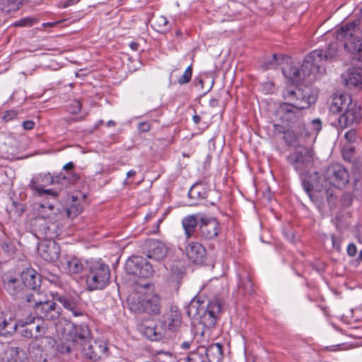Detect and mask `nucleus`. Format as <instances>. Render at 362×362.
Instances as JSON below:
<instances>
[{
    "label": "nucleus",
    "mask_w": 362,
    "mask_h": 362,
    "mask_svg": "<svg viewBox=\"0 0 362 362\" xmlns=\"http://www.w3.org/2000/svg\"><path fill=\"white\" fill-rule=\"evenodd\" d=\"M324 184L319 181L311 183L307 180H303V187L313 202H322L327 199L329 206H335V198L332 189L327 188V185L336 188H343L349 182L350 176L348 170L341 164H333L327 168L323 173Z\"/></svg>",
    "instance_id": "1"
},
{
    "label": "nucleus",
    "mask_w": 362,
    "mask_h": 362,
    "mask_svg": "<svg viewBox=\"0 0 362 362\" xmlns=\"http://www.w3.org/2000/svg\"><path fill=\"white\" fill-rule=\"evenodd\" d=\"M68 183L69 178L63 173H59L55 176L50 173H39L33 177L28 187L39 197H51L57 199L59 192L64 187H66Z\"/></svg>",
    "instance_id": "2"
},
{
    "label": "nucleus",
    "mask_w": 362,
    "mask_h": 362,
    "mask_svg": "<svg viewBox=\"0 0 362 362\" xmlns=\"http://www.w3.org/2000/svg\"><path fill=\"white\" fill-rule=\"evenodd\" d=\"M338 47L337 42H332L325 51L315 49L309 53L303 63L304 75L308 76L313 72L322 76L325 72V62L332 60L337 55Z\"/></svg>",
    "instance_id": "3"
},
{
    "label": "nucleus",
    "mask_w": 362,
    "mask_h": 362,
    "mask_svg": "<svg viewBox=\"0 0 362 362\" xmlns=\"http://www.w3.org/2000/svg\"><path fill=\"white\" fill-rule=\"evenodd\" d=\"M25 301L33 308L36 316L43 321L55 322L62 314L60 306L54 300H47L45 293L27 295Z\"/></svg>",
    "instance_id": "4"
},
{
    "label": "nucleus",
    "mask_w": 362,
    "mask_h": 362,
    "mask_svg": "<svg viewBox=\"0 0 362 362\" xmlns=\"http://www.w3.org/2000/svg\"><path fill=\"white\" fill-rule=\"evenodd\" d=\"M86 286L90 291L102 290L110 284V269L101 259L86 262Z\"/></svg>",
    "instance_id": "5"
},
{
    "label": "nucleus",
    "mask_w": 362,
    "mask_h": 362,
    "mask_svg": "<svg viewBox=\"0 0 362 362\" xmlns=\"http://www.w3.org/2000/svg\"><path fill=\"white\" fill-rule=\"evenodd\" d=\"M132 311L140 314L158 315L162 308L161 298L156 293H134L128 299Z\"/></svg>",
    "instance_id": "6"
},
{
    "label": "nucleus",
    "mask_w": 362,
    "mask_h": 362,
    "mask_svg": "<svg viewBox=\"0 0 362 362\" xmlns=\"http://www.w3.org/2000/svg\"><path fill=\"white\" fill-rule=\"evenodd\" d=\"M282 96L291 104L301 108H309L317 100V94L308 86H291L283 90Z\"/></svg>",
    "instance_id": "7"
},
{
    "label": "nucleus",
    "mask_w": 362,
    "mask_h": 362,
    "mask_svg": "<svg viewBox=\"0 0 362 362\" xmlns=\"http://www.w3.org/2000/svg\"><path fill=\"white\" fill-rule=\"evenodd\" d=\"M360 23L359 19H356L340 27L336 30V40L344 42V47L349 52L362 55V39L354 35Z\"/></svg>",
    "instance_id": "8"
},
{
    "label": "nucleus",
    "mask_w": 362,
    "mask_h": 362,
    "mask_svg": "<svg viewBox=\"0 0 362 362\" xmlns=\"http://www.w3.org/2000/svg\"><path fill=\"white\" fill-rule=\"evenodd\" d=\"M32 232L39 240H54L62 233L61 225L51 217H36L31 221Z\"/></svg>",
    "instance_id": "9"
},
{
    "label": "nucleus",
    "mask_w": 362,
    "mask_h": 362,
    "mask_svg": "<svg viewBox=\"0 0 362 362\" xmlns=\"http://www.w3.org/2000/svg\"><path fill=\"white\" fill-rule=\"evenodd\" d=\"M288 163L293 168L301 177H305L313 164V154L310 149L305 146H299L286 158Z\"/></svg>",
    "instance_id": "10"
},
{
    "label": "nucleus",
    "mask_w": 362,
    "mask_h": 362,
    "mask_svg": "<svg viewBox=\"0 0 362 362\" xmlns=\"http://www.w3.org/2000/svg\"><path fill=\"white\" fill-rule=\"evenodd\" d=\"M305 109L283 103L279 106V112L283 122H286L290 128L299 129L297 131L298 134L308 136L310 133H308L303 119Z\"/></svg>",
    "instance_id": "11"
},
{
    "label": "nucleus",
    "mask_w": 362,
    "mask_h": 362,
    "mask_svg": "<svg viewBox=\"0 0 362 362\" xmlns=\"http://www.w3.org/2000/svg\"><path fill=\"white\" fill-rule=\"evenodd\" d=\"M124 269L131 275L147 279L151 277L155 270L153 265L141 256H132L125 263Z\"/></svg>",
    "instance_id": "12"
},
{
    "label": "nucleus",
    "mask_w": 362,
    "mask_h": 362,
    "mask_svg": "<svg viewBox=\"0 0 362 362\" xmlns=\"http://www.w3.org/2000/svg\"><path fill=\"white\" fill-rule=\"evenodd\" d=\"M209 197H214V200H206V203L214 206L220 199L219 192L210 189L209 187L202 182H196L189 189L188 197L192 200V205L195 204L197 202L208 199Z\"/></svg>",
    "instance_id": "13"
},
{
    "label": "nucleus",
    "mask_w": 362,
    "mask_h": 362,
    "mask_svg": "<svg viewBox=\"0 0 362 362\" xmlns=\"http://www.w3.org/2000/svg\"><path fill=\"white\" fill-rule=\"evenodd\" d=\"M219 223L216 218L203 216L200 218L197 238L201 240H212L220 232Z\"/></svg>",
    "instance_id": "14"
},
{
    "label": "nucleus",
    "mask_w": 362,
    "mask_h": 362,
    "mask_svg": "<svg viewBox=\"0 0 362 362\" xmlns=\"http://www.w3.org/2000/svg\"><path fill=\"white\" fill-rule=\"evenodd\" d=\"M21 281L26 289L30 291L24 293L23 298L25 300V296L34 293H44L40 291L41 276L33 269H27L21 272Z\"/></svg>",
    "instance_id": "15"
},
{
    "label": "nucleus",
    "mask_w": 362,
    "mask_h": 362,
    "mask_svg": "<svg viewBox=\"0 0 362 362\" xmlns=\"http://www.w3.org/2000/svg\"><path fill=\"white\" fill-rule=\"evenodd\" d=\"M222 304L220 300H211L207 303L206 308L198 318L200 323L210 329L216 324L218 315L221 313Z\"/></svg>",
    "instance_id": "16"
},
{
    "label": "nucleus",
    "mask_w": 362,
    "mask_h": 362,
    "mask_svg": "<svg viewBox=\"0 0 362 362\" xmlns=\"http://www.w3.org/2000/svg\"><path fill=\"white\" fill-rule=\"evenodd\" d=\"M68 335L74 344L79 345L81 347L86 345L91 338L90 329L86 323L78 325L72 323L70 325Z\"/></svg>",
    "instance_id": "17"
},
{
    "label": "nucleus",
    "mask_w": 362,
    "mask_h": 362,
    "mask_svg": "<svg viewBox=\"0 0 362 362\" xmlns=\"http://www.w3.org/2000/svg\"><path fill=\"white\" fill-rule=\"evenodd\" d=\"M361 120V107L356 103H351L342 114L337 117L338 126L345 129L354 124H358Z\"/></svg>",
    "instance_id": "18"
},
{
    "label": "nucleus",
    "mask_w": 362,
    "mask_h": 362,
    "mask_svg": "<svg viewBox=\"0 0 362 362\" xmlns=\"http://www.w3.org/2000/svg\"><path fill=\"white\" fill-rule=\"evenodd\" d=\"M84 356L93 361H99L103 356H106L107 351V344L102 341H94L91 343L90 340L86 345L81 346Z\"/></svg>",
    "instance_id": "19"
},
{
    "label": "nucleus",
    "mask_w": 362,
    "mask_h": 362,
    "mask_svg": "<svg viewBox=\"0 0 362 362\" xmlns=\"http://www.w3.org/2000/svg\"><path fill=\"white\" fill-rule=\"evenodd\" d=\"M147 257L157 262L163 260L168 253V246L158 240H149L146 243Z\"/></svg>",
    "instance_id": "20"
},
{
    "label": "nucleus",
    "mask_w": 362,
    "mask_h": 362,
    "mask_svg": "<svg viewBox=\"0 0 362 362\" xmlns=\"http://www.w3.org/2000/svg\"><path fill=\"white\" fill-rule=\"evenodd\" d=\"M40 256L47 262L56 261L60 254V247L54 240H45L37 248Z\"/></svg>",
    "instance_id": "21"
},
{
    "label": "nucleus",
    "mask_w": 362,
    "mask_h": 362,
    "mask_svg": "<svg viewBox=\"0 0 362 362\" xmlns=\"http://www.w3.org/2000/svg\"><path fill=\"white\" fill-rule=\"evenodd\" d=\"M76 256L66 255L62 262L63 269L70 275L78 274L82 272L86 273V262Z\"/></svg>",
    "instance_id": "22"
},
{
    "label": "nucleus",
    "mask_w": 362,
    "mask_h": 362,
    "mask_svg": "<svg viewBox=\"0 0 362 362\" xmlns=\"http://www.w3.org/2000/svg\"><path fill=\"white\" fill-rule=\"evenodd\" d=\"M182 316L178 308L172 306L168 310H166L163 315V320L160 321L165 329L172 332H176L181 325Z\"/></svg>",
    "instance_id": "23"
},
{
    "label": "nucleus",
    "mask_w": 362,
    "mask_h": 362,
    "mask_svg": "<svg viewBox=\"0 0 362 362\" xmlns=\"http://www.w3.org/2000/svg\"><path fill=\"white\" fill-rule=\"evenodd\" d=\"M186 254L192 262L197 264L204 263L206 256L205 247L197 242H192L187 246Z\"/></svg>",
    "instance_id": "24"
},
{
    "label": "nucleus",
    "mask_w": 362,
    "mask_h": 362,
    "mask_svg": "<svg viewBox=\"0 0 362 362\" xmlns=\"http://www.w3.org/2000/svg\"><path fill=\"white\" fill-rule=\"evenodd\" d=\"M4 288L11 296H16L23 291L21 279L11 274H5L2 277Z\"/></svg>",
    "instance_id": "25"
},
{
    "label": "nucleus",
    "mask_w": 362,
    "mask_h": 362,
    "mask_svg": "<svg viewBox=\"0 0 362 362\" xmlns=\"http://www.w3.org/2000/svg\"><path fill=\"white\" fill-rule=\"evenodd\" d=\"M200 214H191L186 216L182 220V225L185 230V235L187 239L192 237L197 238V228L199 225Z\"/></svg>",
    "instance_id": "26"
},
{
    "label": "nucleus",
    "mask_w": 362,
    "mask_h": 362,
    "mask_svg": "<svg viewBox=\"0 0 362 362\" xmlns=\"http://www.w3.org/2000/svg\"><path fill=\"white\" fill-rule=\"evenodd\" d=\"M56 300L59 302L65 309L70 310L75 317L84 315L78 305V300L76 298L69 295H61L56 297Z\"/></svg>",
    "instance_id": "27"
},
{
    "label": "nucleus",
    "mask_w": 362,
    "mask_h": 362,
    "mask_svg": "<svg viewBox=\"0 0 362 362\" xmlns=\"http://www.w3.org/2000/svg\"><path fill=\"white\" fill-rule=\"evenodd\" d=\"M341 78L347 88L358 87L362 84V70L358 68L349 69L341 75Z\"/></svg>",
    "instance_id": "28"
},
{
    "label": "nucleus",
    "mask_w": 362,
    "mask_h": 362,
    "mask_svg": "<svg viewBox=\"0 0 362 362\" xmlns=\"http://www.w3.org/2000/svg\"><path fill=\"white\" fill-rule=\"evenodd\" d=\"M351 97L349 94H340L332 98L329 105V110L333 114L344 111L351 103Z\"/></svg>",
    "instance_id": "29"
},
{
    "label": "nucleus",
    "mask_w": 362,
    "mask_h": 362,
    "mask_svg": "<svg viewBox=\"0 0 362 362\" xmlns=\"http://www.w3.org/2000/svg\"><path fill=\"white\" fill-rule=\"evenodd\" d=\"M82 209L79 201L73 197L69 204H67L65 207L57 209V211L62 218L66 217L72 219L78 216L82 212Z\"/></svg>",
    "instance_id": "30"
},
{
    "label": "nucleus",
    "mask_w": 362,
    "mask_h": 362,
    "mask_svg": "<svg viewBox=\"0 0 362 362\" xmlns=\"http://www.w3.org/2000/svg\"><path fill=\"white\" fill-rule=\"evenodd\" d=\"M205 357L208 362H222L223 358V345L220 343L211 344L205 347Z\"/></svg>",
    "instance_id": "31"
},
{
    "label": "nucleus",
    "mask_w": 362,
    "mask_h": 362,
    "mask_svg": "<svg viewBox=\"0 0 362 362\" xmlns=\"http://www.w3.org/2000/svg\"><path fill=\"white\" fill-rule=\"evenodd\" d=\"M206 306L207 305L204 301L194 298L186 308V312L189 317L198 320Z\"/></svg>",
    "instance_id": "32"
},
{
    "label": "nucleus",
    "mask_w": 362,
    "mask_h": 362,
    "mask_svg": "<svg viewBox=\"0 0 362 362\" xmlns=\"http://www.w3.org/2000/svg\"><path fill=\"white\" fill-rule=\"evenodd\" d=\"M34 317H29L26 319L19 320L20 334L28 339L34 338V329L33 327Z\"/></svg>",
    "instance_id": "33"
},
{
    "label": "nucleus",
    "mask_w": 362,
    "mask_h": 362,
    "mask_svg": "<svg viewBox=\"0 0 362 362\" xmlns=\"http://www.w3.org/2000/svg\"><path fill=\"white\" fill-rule=\"evenodd\" d=\"M301 68H303V65L301 66ZM311 75H313V78H317L318 77L320 76H319V74H315L313 72L312 74H310V75H308V76L306 75L305 76V75H304V74L303 72V69H299L298 67L292 66L289 69V72H288V76L290 78V79L293 82L298 83L301 79H304L305 78L309 77Z\"/></svg>",
    "instance_id": "34"
},
{
    "label": "nucleus",
    "mask_w": 362,
    "mask_h": 362,
    "mask_svg": "<svg viewBox=\"0 0 362 362\" xmlns=\"http://www.w3.org/2000/svg\"><path fill=\"white\" fill-rule=\"evenodd\" d=\"M186 362H206L205 346H199L193 351H191L187 358Z\"/></svg>",
    "instance_id": "35"
},
{
    "label": "nucleus",
    "mask_w": 362,
    "mask_h": 362,
    "mask_svg": "<svg viewBox=\"0 0 362 362\" xmlns=\"http://www.w3.org/2000/svg\"><path fill=\"white\" fill-rule=\"evenodd\" d=\"M291 130H287L284 132V140L286 144L288 146H296L298 137L306 138L305 135L301 136L298 134L297 131L299 130L298 128H291Z\"/></svg>",
    "instance_id": "36"
},
{
    "label": "nucleus",
    "mask_w": 362,
    "mask_h": 362,
    "mask_svg": "<svg viewBox=\"0 0 362 362\" xmlns=\"http://www.w3.org/2000/svg\"><path fill=\"white\" fill-rule=\"evenodd\" d=\"M22 4V0H0V9L6 13L16 11Z\"/></svg>",
    "instance_id": "37"
},
{
    "label": "nucleus",
    "mask_w": 362,
    "mask_h": 362,
    "mask_svg": "<svg viewBox=\"0 0 362 362\" xmlns=\"http://www.w3.org/2000/svg\"><path fill=\"white\" fill-rule=\"evenodd\" d=\"M0 247L8 257H12L16 252L14 242L8 238L0 240Z\"/></svg>",
    "instance_id": "38"
},
{
    "label": "nucleus",
    "mask_w": 362,
    "mask_h": 362,
    "mask_svg": "<svg viewBox=\"0 0 362 362\" xmlns=\"http://www.w3.org/2000/svg\"><path fill=\"white\" fill-rule=\"evenodd\" d=\"M282 61V59L276 54H274L271 58L265 59L261 64L264 70L276 69Z\"/></svg>",
    "instance_id": "39"
},
{
    "label": "nucleus",
    "mask_w": 362,
    "mask_h": 362,
    "mask_svg": "<svg viewBox=\"0 0 362 362\" xmlns=\"http://www.w3.org/2000/svg\"><path fill=\"white\" fill-rule=\"evenodd\" d=\"M184 273L181 269L178 267H173L171 269V272L168 276V281L173 286H178L181 283L182 279L183 278Z\"/></svg>",
    "instance_id": "40"
},
{
    "label": "nucleus",
    "mask_w": 362,
    "mask_h": 362,
    "mask_svg": "<svg viewBox=\"0 0 362 362\" xmlns=\"http://www.w3.org/2000/svg\"><path fill=\"white\" fill-rule=\"evenodd\" d=\"M166 329L160 321L158 324L153 325V341L160 340L165 334Z\"/></svg>",
    "instance_id": "41"
},
{
    "label": "nucleus",
    "mask_w": 362,
    "mask_h": 362,
    "mask_svg": "<svg viewBox=\"0 0 362 362\" xmlns=\"http://www.w3.org/2000/svg\"><path fill=\"white\" fill-rule=\"evenodd\" d=\"M239 286L243 288L245 293L251 294L254 291L252 280L248 275L240 280Z\"/></svg>",
    "instance_id": "42"
},
{
    "label": "nucleus",
    "mask_w": 362,
    "mask_h": 362,
    "mask_svg": "<svg viewBox=\"0 0 362 362\" xmlns=\"http://www.w3.org/2000/svg\"><path fill=\"white\" fill-rule=\"evenodd\" d=\"M192 76V65H189L184 74L178 78L177 82L180 85L186 84L191 81Z\"/></svg>",
    "instance_id": "43"
},
{
    "label": "nucleus",
    "mask_w": 362,
    "mask_h": 362,
    "mask_svg": "<svg viewBox=\"0 0 362 362\" xmlns=\"http://www.w3.org/2000/svg\"><path fill=\"white\" fill-rule=\"evenodd\" d=\"M33 327L34 329V338L36 339L43 337L47 329V327L43 325H35V321H33Z\"/></svg>",
    "instance_id": "44"
},
{
    "label": "nucleus",
    "mask_w": 362,
    "mask_h": 362,
    "mask_svg": "<svg viewBox=\"0 0 362 362\" xmlns=\"http://www.w3.org/2000/svg\"><path fill=\"white\" fill-rule=\"evenodd\" d=\"M18 327L19 320L16 322L10 318L8 327H6L5 329L3 330V336L7 337L11 335L13 333L17 331Z\"/></svg>",
    "instance_id": "45"
},
{
    "label": "nucleus",
    "mask_w": 362,
    "mask_h": 362,
    "mask_svg": "<svg viewBox=\"0 0 362 362\" xmlns=\"http://www.w3.org/2000/svg\"><path fill=\"white\" fill-rule=\"evenodd\" d=\"M310 128L312 132H308L310 134L308 136H310L311 134H317L320 130L322 129V121L319 118L314 119L311 121L310 124Z\"/></svg>",
    "instance_id": "46"
},
{
    "label": "nucleus",
    "mask_w": 362,
    "mask_h": 362,
    "mask_svg": "<svg viewBox=\"0 0 362 362\" xmlns=\"http://www.w3.org/2000/svg\"><path fill=\"white\" fill-rule=\"evenodd\" d=\"M81 110V101L76 99L70 101L68 107V111L71 114H78Z\"/></svg>",
    "instance_id": "47"
},
{
    "label": "nucleus",
    "mask_w": 362,
    "mask_h": 362,
    "mask_svg": "<svg viewBox=\"0 0 362 362\" xmlns=\"http://www.w3.org/2000/svg\"><path fill=\"white\" fill-rule=\"evenodd\" d=\"M358 138V136L357 134L356 130L354 129H349L344 134V139L347 141V142L351 144L356 142Z\"/></svg>",
    "instance_id": "48"
},
{
    "label": "nucleus",
    "mask_w": 362,
    "mask_h": 362,
    "mask_svg": "<svg viewBox=\"0 0 362 362\" xmlns=\"http://www.w3.org/2000/svg\"><path fill=\"white\" fill-rule=\"evenodd\" d=\"M354 194L355 197H362V182L356 178L354 180Z\"/></svg>",
    "instance_id": "49"
},
{
    "label": "nucleus",
    "mask_w": 362,
    "mask_h": 362,
    "mask_svg": "<svg viewBox=\"0 0 362 362\" xmlns=\"http://www.w3.org/2000/svg\"><path fill=\"white\" fill-rule=\"evenodd\" d=\"M18 112L15 110H11L4 112L3 119L5 122H9L17 117Z\"/></svg>",
    "instance_id": "50"
},
{
    "label": "nucleus",
    "mask_w": 362,
    "mask_h": 362,
    "mask_svg": "<svg viewBox=\"0 0 362 362\" xmlns=\"http://www.w3.org/2000/svg\"><path fill=\"white\" fill-rule=\"evenodd\" d=\"M332 247L334 249H335L337 251L340 252L341 251V238L339 236H335L332 235Z\"/></svg>",
    "instance_id": "51"
},
{
    "label": "nucleus",
    "mask_w": 362,
    "mask_h": 362,
    "mask_svg": "<svg viewBox=\"0 0 362 362\" xmlns=\"http://www.w3.org/2000/svg\"><path fill=\"white\" fill-rule=\"evenodd\" d=\"M143 334L150 340L153 341V325L145 326L143 329Z\"/></svg>",
    "instance_id": "52"
},
{
    "label": "nucleus",
    "mask_w": 362,
    "mask_h": 362,
    "mask_svg": "<svg viewBox=\"0 0 362 362\" xmlns=\"http://www.w3.org/2000/svg\"><path fill=\"white\" fill-rule=\"evenodd\" d=\"M33 21L29 18H24L14 23L15 26L31 25Z\"/></svg>",
    "instance_id": "53"
},
{
    "label": "nucleus",
    "mask_w": 362,
    "mask_h": 362,
    "mask_svg": "<svg viewBox=\"0 0 362 362\" xmlns=\"http://www.w3.org/2000/svg\"><path fill=\"white\" fill-rule=\"evenodd\" d=\"M71 346L69 344L62 343L58 346V350L61 354H69L71 351Z\"/></svg>",
    "instance_id": "54"
},
{
    "label": "nucleus",
    "mask_w": 362,
    "mask_h": 362,
    "mask_svg": "<svg viewBox=\"0 0 362 362\" xmlns=\"http://www.w3.org/2000/svg\"><path fill=\"white\" fill-rule=\"evenodd\" d=\"M138 129L140 132H147L151 129V124L147 122H143L138 124Z\"/></svg>",
    "instance_id": "55"
},
{
    "label": "nucleus",
    "mask_w": 362,
    "mask_h": 362,
    "mask_svg": "<svg viewBox=\"0 0 362 362\" xmlns=\"http://www.w3.org/2000/svg\"><path fill=\"white\" fill-rule=\"evenodd\" d=\"M342 204L346 206V207H348L349 206L351 203H352V199H351V196L346 193V194H344L343 197H342Z\"/></svg>",
    "instance_id": "56"
},
{
    "label": "nucleus",
    "mask_w": 362,
    "mask_h": 362,
    "mask_svg": "<svg viewBox=\"0 0 362 362\" xmlns=\"http://www.w3.org/2000/svg\"><path fill=\"white\" fill-rule=\"evenodd\" d=\"M9 323V320H6L2 315H0V334L3 336V330L5 329Z\"/></svg>",
    "instance_id": "57"
},
{
    "label": "nucleus",
    "mask_w": 362,
    "mask_h": 362,
    "mask_svg": "<svg viewBox=\"0 0 362 362\" xmlns=\"http://www.w3.org/2000/svg\"><path fill=\"white\" fill-rule=\"evenodd\" d=\"M346 250H347V254L351 257L355 256L357 253L356 246L353 243L349 244Z\"/></svg>",
    "instance_id": "58"
},
{
    "label": "nucleus",
    "mask_w": 362,
    "mask_h": 362,
    "mask_svg": "<svg viewBox=\"0 0 362 362\" xmlns=\"http://www.w3.org/2000/svg\"><path fill=\"white\" fill-rule=\"evenodd\" d=\"M156 21L160 28H164L165 26H167L168 23L167 18L164 16H159Z\"/></svg>",
    "instance_id": "59"
},
{
    "label": "nucleus",
    "mask_w": 362,
    "mask_h": 362,
    "mask_svg": "<svg viewBox=\"0 0 362 362\" xmlns=\"http://www.w3.org/2000/svg\"><path fill=\"white\" fill-rule=\"evenodd\" d=\"M22 126L25 130H31L35 127V122L33 120H26L22 123Z\"/></svg>",
    "instance_id": "60"
},
{
    "label": "nucleus",
    "mask_w": 362,
    "mask_h": 362,
    "mask_svg": "<svg viewBox=\"0 0 362 362\" xmlns=\"http://www.w3.org/2000/svg\"><path fill=\"white\" fill-rule=\"evenodd\" d=\"M74 164L73 163V162H69L64 165L63 169L68 171V170H71L74 169Z\"/></svg>",
    "instance_id": "61"
},
{
    "label": "nucleus",
    "mask_w": 362,
    "mask_h": 362,
    "mask_svg": "<svg viewBox=\"0 0 362 362\" xmlns=\"http://www.w3.org/2000/svg\"><path fill=\"white\" fill-rule=\"evenodd\" d=\"M129 47H131V49L132 50L136 51V50H138V49L139 47V44L136 42H131L129 43Z\"/></svg>",
    "instance_id": "62"
},
{
    "label": "nucleus",
    "mask_w": 362,
    "mask_h": 362,
    "mask_svg": "<svg viewBox=\"0 0 362 362\" xmlns=\"http://www.w3.org/2000/svg\"><path fill=\"white\" fill-rule=\"evenodd\" d=\"M79 0H67L64 4V8H66L69 6H71L76 3H77Z\"/></svg>",
    "instance_id": "63"
},
{
    "label": "nucleus",
    "mask_w": 362,
    "mask_h": 362,
    "mask_svg": "<svg viewBox=\"0 0 362 362\" xmlns=\"http://www.w3.org/2000/svg\"><path fill=\"white\" fill-rule=\"evenodd\" d=\"M48 280L51 282L56 284L58 281V277L56 275L50 274L49 277H47Z\"/></svg>",
    "instance_id": "64"
}]
</instances>
